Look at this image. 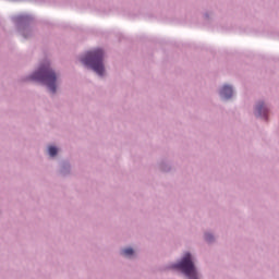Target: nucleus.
Masks as SVG:
<instances>
[{"label":"nucleus","mask_w":279,"mask_h":279,"mask_svg":"<svg viewBox=\"0 0 279 279\" xmlns=\"http://www.w3.org/2000/svg\"><path fill=\"white\" fill-rule=\"evenodd\" d=\"M257 112L259 117H267V107H265V104L260 102L257 106Z\"/></svg>","instance_id":"obj_5"},{"label":"nucleus","mask_w":279,"mask_h":279,"mask_svg":"<svg viewBox=\"0 0 279 279\" xmlns=\"http://www.w3.org/2000/svg\"><path fill=\"white\" fill-rule=\"evenodd\" d=\"M85 66H90L97 75H104L106 73V68H104V50L95 49L86 53L82 59Z\"/></svg>","instance_id":"obj_1"},{"label":"nucleus","mask_w":279,"mask_h":279,"mask_svg":"<svg viewBox=\"0 0 279 279\" xmlns=\"http://www.w3.org/2000/svg\"><path fill=\"white\" fill-rule=\"evenodd\" d=\"M177 269H180L184 276L189 279H198L197 278V269L195 268V264H193V259L191 258V253H185L183 258L179 264L175 265Z\"/></svg>","instance_id":"obj_3"},{"label":"nucleus","mask_w":279,"mask_h":279,"mask_svg":"<svg viewBox=\"0 0 279 279\" xmlns=\"http://www.w3.org/2000/svg\"><path fill=\"white\" fill-rule=\"evenodd\" d=\"M122 256H126V257H130V256H134V250L133 248H124L122 250L121 252Z\"/></svg>","instance_id":"obj_6"},{"label":"nucleus","mask_w":279,"mask_h":279,"mask_svg":"<svg viewBox=\"0 0 279 279\" xmlns=\"http://www.w3.org/2000/svg\"><path fill=\"white\" fill-rule=\"evenodd\" d=\"M34 80L46 84L50 92L56 93V72L49 65H43L33 75Z\"/></svg>","instance_id":"obj_2"},{"label":"nucleus","mask_w":279,"mask_h":279,"mask_svg":"<svg viewBox=\"0 0 279 279\" xmlns=\"http://www.w3.org/2000/svg\"><path fill=\"white\" fill-rule=\"evenodd\" d=\"M232 87L229 85H225L220 92L221 97H225V99H230L232 97Z\"/></svg>","instance_id":"obj_4"},{"label":"nucleus","mask_w":279,"mask_h":279,"mask_svg":"<svg viewBox=\"0 0 279 279\" xmlns=\"http://www.w3.org/2000/svg\"><path fill=\"white\" fill-rule=\"evenodd\" d=\"M48 153H49V156H51L53 158V156L58 155V148H56V146H50L48 148Z\"/></svg>","instance_id":"obj_7"},{"label":"nucleus","mask_w":279,"mask_h":279,"mask_svg":"<svg viewBox=\"0 0 279 279\" xmlns=\"http://www.w3.org/2000/svg\"><path fill=\"white\" fill-rule=\"evenodd\" d=\"M205 239H206V241H213V234H209V233H207V234H205Z\"/></svg>","instance_id":"obj_8"}]
</instances>
